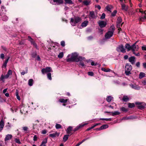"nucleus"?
Here are the masks:
<instances>
[{"mask_svg":"<svg viewBox=\"0 0 146 146\" xmlns=\"http://www.w3.org/2000/svg\"><path fill=\"white\" fill-rule=\"evenodd\" d=\"M85 58L80 56H79L78 54L76 52L72 53L70 58L66 59V61L68 62H78L82 60H84Z\"/></svg>","mask_w":146,"mask_h":146,"instance_id":"obj_1","label":"nucleus"},{"mask_svg":"<svg viewBox=\"0 0 146 146\" xmlns=\"http://www.w3.org/2000/svg\"><path fill=\"white\" fill-rule=\"evenodd\" d=\"M109 30V31L106 33L105 35L106 38L107 39L110 38L113 36L115 30V27L114 25H111Z\"/></svg>","mask_w":146,"mask_h":146,"instance_id":"obj_2","label":"nucleus"},{"mask_svg":"<svg viewBox=\"0 0 146 146\" xmlns=\"http://www.w3.org/2000/svg\"><path fill=\"white\" fill-rule=\"evenodd\" d=\"M81 19L79 17L74 16V18H70V23L73 26H75L76 24L80 23L81 21Z\"/></svg>","mask_w":146,"mask_h":146,"instance_id":"obj_3","label":"nucleus"},{"mask_svg":"<svg viewBox=\"0 0 146 146\" xmlns=\"http://www.w3.org/2000/svg\"><path fill=\"white\" fill-rule=\"evenodd\" d=\"M132 69V66L129 63L125 64V73L126 75L129 76L131 74V71Z\"/></svg>","mask_w":146,"mask_h":146,"instance_id":"obj_4","label":"nucleus"},{"mask_svg":"<svg viewBox=\"0 0 146 146\" xmlns=\"http://www.w3.org/2000/svg\"><path fill=\"white\" fill-rule=\"evenodd\" d=\"M116 50L118 52H121L123 53H125L126 51L122 44L119 45L118 47H117Z\"/></svg>","mask_w":146,"mask_h":146,"instance_id":"obj_5","label":"nucleus"},{"mask_svg":"<svg viewBox=\"0 0 146 146\" xmlns=\"http://www.w3.org/2000/svg\"><path fill=\"white\" fill-rule=\"evenodd\" d=\"M52 72L51 67H46L45 68H43L41 70V72L43 74H44L45 73Z\"/></svg>","mask_w":146,"mask_h":146,"instance_id":"obj_6","label":"nucleus"},{"mask_svg":"<svg viewBox=\"0 0 146 146\" xmlns=\"http://www.w3.org/2000/svg\"><path fill=\"white\" fill-rule=\"evenodd\" d=\"M88 123H85L83 124H80L79 125L77 126L76 128H75L73 131L74 132H75L78 130L80 129L81 128H82L84 126L86 125H87Z\"/></svg>","mask_w":146,"mask_h":146,"instance_id":"obj_7","label":"nucleus"},{"mask_svg":"<svg viewBox=\"0 0 146 146\" xmlns=\"http://www.w3.org/2000/svg\"><path fill=\"white\" fill-rule=\"evenodd\" d=\"M98 24L101 28L105 27L107 25L106 22L103 21H99L98 22Z\"/></svg>","mask_w":146,"mask_h":146,"instance_id":"obj_8","label":"nucleus"},{"mask_svg":"<svg viewBox=\"0 0 146 146\" xmlns=\"http://www.w3.org/2000/svg\"><path fill=\"white\" fill-rule=\"evenodd\" d=\"M129 61L132 65L135 64V58L134 56H131L128 58Z\"/></svg>","mask_w":146,"mask_h":146,"instance_id":"obj_9","label":"nucleus"},{"mask_svg":"<svg viewBox=\"0 0 146 146\" xmlns=\"http://www.w3.org/2000/svg\"><path fill=\"white\" fill-rule=\"evenodd\" d=\"M142 14V16L140 18V20L143 21L144 20L146 19V11H144Z\"/></svg>","mask_w":146,"mask_h":146,"instance_id":"obj_10","label":"nucleus"},{"mask_svg":"<svg viewBox=\"0 0 146 146\" xmlns=\"http://www.w3.org/2000/svg\"><path fill=\"white\" fill-rule=\"evenodd\" d=\"M105 113H111L112 116H114L116 115H118L120 114V113L119 111H115L114 112H110V111H105L104 112Z\"/></svg>","mask_w":146,"mask_h":146,"instance_id":"obj_11","label":"nucleus"},{"mask_svg":"<svg viewBox=\"0 0 146 146\" xmlns=\"http://www.w3.org/2000/svg\"><path fill=\"white\" fill-rule=\"evenodd\" d=\"M73 127L71 126H69L66 130V133L68 134H70L72 133L71 131L72 130Z\"/></svg>","mask_w":146,"mask_h":146,"instance_id":"obj_12","label":"nucleus"},{"mask_svg":"<svg viewBox=\"0 0 146 146\" xmlns=\"http://www.w3.org/2000/svg\"><path fill=\"white\" fill-rule=\"evenodd\" d=\"M12 71L11 70H8L7 74L4 77L5 79L8 78L10 75L12 74Z\"/></svg>","mask_w":146,"mask_h":146,"instance_id":"obj_13","label":"nucleus"},{"mask_svg":"<svg viewBox=\"0 0 146 146\" xmlns=\"http://www.w3.org/2000/svg\"><path fill=\"white\" fill-rule=\"evenodd\" d=\"M59 133H58L57 132H56L54 133L50 134L49 135V136L52 138H54L56 136L58 137L59 136Z\"/></svg>","mask_w":146,"mask_h":146,"instance_id":"obj_14","label":"nucleus"},{"mask_svg":"<svg viewBox=\"0 0 146 146\" xmlns=\"http://www.w3.org/2000/svg\"><path fill=\"white\" fill-rule=\"evenodd\" d=\"M73 133H72L71 134H68L67 135H65L63 137V141L64 142H66L68 139L69 136H70Z\"/></svg>","mask_w":146,"mask_h":146,"instance_id":"obj_15","label":"nucleus"},{"mask_svg":"<svg viewBox=\"0 0 146 146\" xmlns=\"http://www.w3.org/2000/svg\"><path fill=\"white\" fill-rule=\"evenodd\" d=\"M4 125V123L3 119H1L0 121V131L3 129Z\"/></svg>","mask_w":146,"mask_h":146,"instance_id":"obj_16","label":"nucleus"},{"mask_svg":"<svg viewBox=\"0 0 146 146\" xmlns=\"http://www.w3.org/2000/svg\"><path fill=\"white\" fill-rule=\"evenodd\" d=\"M53 2L56 3L57 5H59L63 3V0H53Z\"/></svg>","mask_w":146,"mask_h":146,"instance_id":"obj_17","label":"nucleus"},{"mask_svg":"<svg viewBox=\"0 0 146 146\" xmlns=\"http://www.w3.org/2000/svg\"><path fill=\"white\" fill-rule=\"evenodd\" d=\"M12 137L13 136L11 135L8 134L6 135L5 139V141L11 139H12Z\"/></svg>","mask_w":146,"mask_h":146,"instance_id":"obj_18","label":"nucleus"},{"mask_svg":"<svg viewBox=\"0 0 146 146\" xmlns=\"http://www.w3.org/2000/svg\"><path fill=\"white\" fill-rule=\"evenodd\" d=\"M86 6H88L90 3V1L89 0H84L82 2Z\"/></svg>","mask_w":146,"mask_h":146,"instance_id":"obj_19","label":"nucleus"},{"mask_svg":"<svg viewBox=\"0 0 146 146\" xmlns=\"http://www.w3.org/2000/svg\"><path fill=\"white\" fill-rule=\"evenodd\" d=\"M122 9L124 10L125 11H127L128 10V8L126 7V5L124 4H121Z\"/></svg>","mask_w":146,"mask_h":146,"instance_id":"obj_20","label":"nucleus"},{"mask_svg":"<svg viewBox=\"0 0 146 146\" xmlns=\"http://www.w3.org/2000/svg\"><path fill=\"white\" fill-rule=\"evenodd\" d=\"M146 106V104H145L143 105L141 104L140 105H139L137 106L139 110H143L145 108V106Z\"/></svg>","mask_w":146,"mask_h":146,"instance_id":"obj_21","label":"nucleus"},{"mask_svg":"<svg viewBox=\"0 0 146 146\" xmlns=\"http://www.w3.org/2000/svg\"><path fill=\"white\" fill-rule=\"evenodd\" d=\"M68 100V99H64L63 98H61L59 100V102L61 103H66Z\"/></svg>","mask_w":146,"mask_h":146,"instance_id":"obj_22","label":"nucleus"},{"mask_svg":"<svg viewBox=\"0 0 146 146\" xmlns=\"http://www.w3.org/2000/svg\"><path fill=\"white\" fill-rule=\"evenodd\" d=\"M88 22L87 21H84L82 22L81 24V26L82 27H86L88 24Z\"/></svg>","mask_w":146,"mask_h":146,"instance_id":"obj_23","label":"nucleus"},{"mask_svg":"<svg viewBox=\"0 0 146 146\" xmlns=\"http://www.w3.org/2000/svg\"><path fill=\"white\" fill-rule=\"evenodd\" d=\"M145 74L143 72H141L140 73L139 75V78L141 79L142 78L145 77Z\"/></svg>","mask_w":146,"mask_h":146,"instance_id":"obj_24","label":"nucleus"},{"mask_svg":"<svg viewBox=\"0 0 146 146\" xmlns=\"http://www.w3.org/2000/svg\"><path fill=\"white\" fill-rule=\"evenodd\" d=\"M28 38L29 39V40L31 42V44L33 45L35 43V42L34 40L33 39L31 38V37L30 36H28Z\"/></svg>","mask_w":146,"mask_h":146,"instance_id":"obj_25","label":"nucleus"},{"mask_svg":"<svg viewBox=\"0 0 146 146\" xmlns=\"http://www.w3.org/2000/svg\"><path fill=\"white\" fill-rule=\"evenodd\" d=\"M120 110L125 113L128 111V110L124 107H122L120 108Z\"/></svg>","mask_w":146,"mask_h":146,"instance_id":"obj_26","label":"nucleus"},{"mask_svg":"<svg viewBox=\"0 0 146 146\" xmlns=\"http://www.w3.org/2000/svg\"><path fill=\"white\" fill-rule=\"evenodd\" d=\"M113 98L111 96H109L107 97L106 100L108 102H110L112 100V99H113Z\"/></svg>","mask_w":146,"mask_h":146,"instance_id":"obj_27","label":"nucleus"},{"mask_svg":"<svg viewBox=\"0 0 146 146\" xmlns=\"http://www.w3.org/2000/svg\"><path fill=\"white\" fill-rule=\"evenodd\" d=\"M125 47L127 49V51L130 50V45L129 43H127L125 44Z\"/></svg>","mask_w":146,"mask_h":146,"instance_id":"obj_28","label":"nucleus"},{"mask_svg":"<svg viewBox=\"0 0 146 146\" xmlns=\"http://www.w3.org/2000/svg\"><path fill=\"white\" fill-rule=\"evenodd\" d=\"M122 100L124 102H127L129 100V99L127 96H124Z\"/></svg>","mask_w":146,"mask_h":146,"instance_id":"obj_29","label":"nucleus"},{"mask_svg":"<svg viewBox=\"0 0 146 146\" xmlns=\"http://www.w3.org/2000/svg\"><path fill=\"white\" fill-rule=\"evenodd\" d=\"M108 125L107 124L101 126L100 127L101 130L106 129L108 127Z\"/></svg>","mask_w":146,"mask_h":146,"instance_id":"obj_30","label":"nucleus"},{"mask_svg":"<svg viewBox=\"0 0 146 146\" xmlns=\"http://www.w3.org/2000/svg\"><path fill=\"white\" fill-rule=\"evenodd\" d=\"M33 79H30L28 81V84L30 86H31L33 84Z\"/></svg>","mask_w":146,"mask_h":146,"instance_id":"obj_31","label":"nucleus"},{"mask_svg":"<svg viewBox=\"0 0 146 146\" xmlns=\"http://www.w3.org/2000/svg\"><path fill=\"white\" fill-rule=\"evenodd\" d=\"M135 106V104L133 103H128V107L130 108H132Z\"/></svg>","mask_w":146,"mask_h":146,"instance_id":"obj_32","label":"nucleus"},{"mask_svg":"<svg viewBox=\"0 0 146 146\" xmlns=\"http://www.w3.org/2000/svg\"><path fill=\"white\" fill-rule=\"evenodd\" d=\"M66 3L73 4L74 3L71 0H64Z\"/></svg>","mask_w":146,"mask_h":146,"instance_id":"obj_33","label":"nucleus"},{"mask_svg":"<svg viewBox=\"0 0 146 146\" xmlns=\"http://www.w3.org/2000/svg\"><path fill=\"white\" fill-rule=\"evenodd\" d=\"M47 139L45 138L43 139L42 142L41 143L42 145H46V144L47 143Z\"/></svg>","mask_w":146,"mask_h":146,"instance_id":"obj_34","label":"nucleus"},{"mask_svg":"<svg viewBox=\"0 0 146 146\" xmlns=\"http://www.w3.org/2000/svg\"><path fill=\"white\" fill-rule=\"evenodd\" d=\"M89 15L91 17L93 18L95 16L94 11H90V12Z\"/></svg>","mask_w":146,"mask_h":146,"instance_id":"obj_35","label":"nucleus"},{"mask_svg":"<svg viewBox=\"0 0 146 146\" xmlns=\"http://www.w3.org/2000/svg\"><path fill=\"white\" fill-rule=\"evenodd\" d=\"M137 42H136L133 44L131 46H130V50H131L132 51H134V47L135 46V44H136Z\"/></svg>","mask_w":146,"mask_h":146,"instance_id":"obj_36","label":"nucleus"},{"mask_svg":"<svg viewBox=\"0 0 146 146\" xmlns=\"http://www.w3.org/2000/svg\"><path fill=\"white\" fill-rule=\"evenodd\" d=\"M23 129L24 132H25V133H27V131H28V128L26 126L24 127H22Z\"/></svg>","mask_w":146,"mask_h":146,"instance_id":"obj_37","label":"nucleus"},{"mask_svg":"<svg viewBox=\"0 0 146 146\" xmlns=\"http://www.w3.org/2000/svg\"><path fill=\"white\" fill-rule=\"evenodd\" d=\"M101 70L102 71H103L105 72H110L111 70L109 69L108 68V69H106L105 68H102Z\"/></svg>","mask_w":146,"mask_h":146,"instance_id":"obj_38","label":"nucleus"},{"mask_svg":"<svg viewBox=\"0 0 146 146\" xmlns=\"http://www.w3.org/2000/svg\"><path fill=\"white\" fill-rule=\"evenodd\" d=\"M55 127L56 129H61L62 128L61 125L60 124L58 123L56 124Z\"/></svg>","mask_w":146,"mask_h":146,"instance_id":"obj_39","label":"nucleus"},{"mask_svg":"<svg viewBox=\"0 0 146 146\" xmlns=\"http://www.w3.org/2000/svg\"><path fill=\"white\" fill-rule=\"evenodd\" d=\"M5 127L6 128V130H9L10 129L11 127V125L9 122L8 123V125L6 126Z\"/></svg>","mask_w":146,"mask_h":146,"instance_id":"obj_40","label":"nucleus"},{"mask_svg":"<svg viewBox=\"0 0 146 146\" xmlns=\"http://www.w3.org/2000/svg\"><path fill=\"white\" fill-rule=\"evenodd\" d=\"M47 77L50 80H52L51 74L50 72H48L47 74Z\"/></svg>","mask_w":146,"mask_h":146,"instance_id":"obj_41","label":"nucleus"},{"mask_svg":"<svg viewBox=\"0 0 146 146\" xmlns=\"http://www.w3.org/2000/svg\"><path fill=\"white\" fill-rule=\"evenodd\" d=\"M64 56V54L63 52H61L59 53L58 55V57L60 58H62Z\"/></svg>","mask_w":146,"mask_h":146,"instance_id":"obj_42","label":"nucleus"},{"mask_svg":"<svg viewBox=\"0 0 146 146\" xmlns=\"http://www.w3.org/2000/svg\"><path fill=\"white\" fill-rule=\"evenodd\" d=\"M122 21V19L121 17H118L117 19V23H120Z\"/></svg>","mask_w":146,"mask_h":146,"instance_id":"obj_43","label":"nucleus"},{"mask_svg":"<svg viewBox=\"0 0 146 146\" xmlns=\"http://www.w3.org/2000/svg\"><path fill=\"white\" fill-rule=\"evenodd\" d=\"M25 69H26V72H25L23 71V72H21V75H25V74H26L27 73L28 70V68L27 67H26L25 68Z\"/></svg>","mask_w":146,"mask_h":146,"instance_id":"obj_44","label":"nucleus"},{"mask_svg":"<svg viewBox=\"0 0 146 146\" xmlns=\"http://www.w3.org/2000/svg\"><path fill=\"white\" fill-rule=\"evenodd\" d=\"M117 10H114L111 13V15L113 17L115 16L116 15V14L117 13Z\"/></svg>","mask_w":146,"mask_h":146,"instance_id":"obj_45","label":"nucleus"},{"mask_svg":"<svg viewBox=\"0 0 146 146\" xmlns=\"http://www.w3.org/2000/svg\"><path fill=\"white\" fill-rule=\"evenodd\" d=\"M15 141L16 143L18 144H20L21 143L19 139L15 138Z\"/></svg>","mask_w":146,"mask_h":146,"instance_id":"obj_46","label":"nucleus"},{"mask_svg":"<svg viewBox=\"0 0 146 146\" xmlns=\"http://www.w3.org/2000/svg\"><path fill=\"white\" fill-rule=\"evenodd\" d=\"M5 78L4 77V76L2 74L0 77V81H2L3 82H4V80L5 79Z\"/></svg>","mask_w":146,"mask_h":146,"instance_id":"obj_47","label":"nucleus"},{"mask_svg":"<svg viewBox=\"0 0 146 146\" xmlns=\"http://www.w3.org/2000/svg\"><path fill=\"white\" fill-rule=\"evenodd\" d=\"M105 14L104 13H103L102 14V16H101L100 18V19H103L105 18Z\"/></svg>","mask_w":146,"mask_h":146,"instance_id":"obj_48","label":"nucleus"},{"mask_svg":"<svg viewBox=\"0 0 146 146\" xmlns=\"http://www.w3.org/2000/svg\"><path fill=\"white\" fill-rule=\"evenodd\" d=\"M88 74L91 76H93L94 75V73L91 71L89 72H88Z\"/></svg>","mask_w":146,"mask_h":146,"instance_id":"obj_49","label":"nucleus"},{"mask_svg":"<svg viewBox=\"0 0 146 146\" xmlns=\"http://www.w3.org/2000/svg\"><path fill=\"white\" fill-rule=\"evenodd\" d=\"M106 9L108 11H110V12H111V8L110 7L108 6H107L106 7Z\"/></svg>","mask_w":146,"mask_h":146,"instance_id":"obj_50","label":"nucleus"},{"mask_svg":"<svg viewBox=\"0 0 146 146\" xmlns=\"http://www.w3.org/2000/svg\"><path fill=\"white\" fill-rule=\"evenodd\" d=\"M37 55L36 52H35L32 53V57L33 58L35 57Z\"/></svg>","mask_w":146,"mask_h":146,"instance_id":"obj_51","label":"nucleus"},{"mask_svg":"<svg viewBox=\"0 0 146 146\" xmlns=\"http://www.w3.org/2000/svg\"><path fill=\"white\" fill-rule=\"evenodd\" d=\"M60 44L62 46H65V42L64 41H62L61 42Z\"/></svg>","mask_w":146,"mask_h":146,"instance_id":"obj_52","label":"nucleus"},{"mask_svg":"<svg viewBox=\"0 0 146 146\" xmlns=\"http://www.w3.org/2000/svg\"><path fill=\"white\" fill-rule=\"evenodd\" d=\"M80 61V62L79 63V65H80V66H81L82 67H83V66H85V64H84V63L82 62H81V61Z\"/></svg>","mask_w":146,"mask_h":146,"instance_id":"obj_53","label":"nucleus"},{"mask_svg":"<svg viewBox=\"0 0 146 146\" xmlns=\"http://www.w3.org/2000/svg\"><path fill=\"white\" fill-rule=\"evenodd\" d=\"M33 46L35 47L36 49L38 50L39 48L38 47V46L36 42L35 43L33 44Z\"/></svg>","mask_w":146,"mask_h":146,"instance_id":"obj_54","label":"nucleus"},{"mask_svg":"<svg viewBox=\"0 0 146 146\" xmlns=\"http://www.w3.org/2000/svg\"><path fill=\"white\" fill-rule=\"evenodd\" d=\"M140 63L139 62H137L136 64V66L138 68L140 66Z\"/></svg>","mask_w":146,"mask_h":146,"instance_id":"obj_55","label":"nucleus"},{"mask_svg":"<svg viewBox=\"0 0 146 146\" xmlns=\"http://www.w3.org/2000/svg\"><path fill=\"white\" fill-rule=\"evenodd\" d=\"M37 137L36 135H35L33 137V140L34 141H36L37 140Z\"/></svg>","mask_w":146,"mask_h":146,"instance_id":"obj_56","label":"nucleus"},{"mask_svg":"<svg viewBox=\"0 0 146 146\" xmlns=\"http://www.w3.org/2000/svg\"><path fill=\"white\" fill-rule=\"evenodd\" d=\"M93 36H90L88 37V40H90L92 39L93 38Z\"/></svg>","mask_w":146,"mask_h":146,"instance_id":"obj_57","label":"nucleus"},{"mask_svg":"<svg viewBox=\"0 0 146 146\" xmlns=\"http://www.w3.org/2000/svg\"><path fill=\"white\" fill-rule=\"evenodd\" d=\"M139 48V47L138 45H137V46L136 45V44H135V46L134 47V51H135V50H137Z\"/></svg>","mask_w":146,"mask_h":146,"instance_id":"obj_58","label":"nucleus"},{"mask_svg":"<svg viewBox=\"0 0 146 146\" xmlns=\"http://www.w3.org/2000/svg\"><path fill=\"white\" fill-rule=\"evenodd\" d=\"M123 22L120 25V23H117V27L118 28L120 26H122L123 24Z\"/></svg>","mask_w":146,"mask_h":146,"instance_id":"obj_59","label":"nucleus"},{"mask_svg":"<svg viewBox=\"0 0 146 146\" xmlns=\"http://www.w3.org/2000/svg\"><path fill=\"white\" fill-rule=\"evenodd\" d=\"M89 139V137L87 138L86 139H83L81 142H80L81 144L83 142Z\"/></svg>","mask_w":146,"mask_h":146,"instance_id":"obj_60","label":"nucleus"},{"mask_svg":"<svg viewBox=\"0 0 146 146\" xmlns=\"http://www.w3.org/2000/svg\"><path fill=\"white\" fill-rule=\"evenodd\" d=\"M4 54L3 53H2L1 54L0 58H1L3 59L4 58Z\"/></svg>","mask_w":146,"mask_h":146,"instance_id":"obj_61","label":"nucleus"},{"mask_svg":"<svg viewBox=\"0 0 146 146\" xmlns=\"http://www.w3.org/2000/svg\"><path fill=\"white\" fill-rule=\"evenodd\" d=\"M131 86L132 88L134 89H136L137 88L135 85H134L133 84L131 85Z\"/></svg>","mask_w":146,"mask_h":146,"instance_id":"obj_62","label":"nucleus"},{"mask_svg":"<svg viewBox=\"0 0 146 146\" xmlns=\"http://www.w3.org/2000/svg\"><path fill=\"white\" fill-rule=\"evenodd\" d=\"M142 49L143 50L146 51V46H143L142 47Z\"/></svg>","mask_w":146,"mask_h":146,"instance_id":"obj_63","label":"nucleus"},{"mask_svg":"<svg viewBox=\"0 0 146 146\" xmlns=\"http://www.w3.org/2000/svg\"><path fill=\"white\" fill-rule=\"evenodd\" d=\"M46 130L44 129L42 131V133L43 134H45L46 133Z\"/></svg>","mask_w":146,"mask_h":146,"instance_id":"obj_64","label":"nucleus"}]
</instances>
